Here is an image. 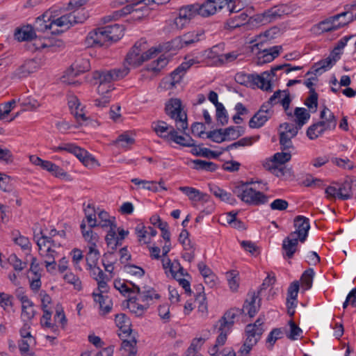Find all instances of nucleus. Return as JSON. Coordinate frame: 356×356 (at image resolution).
I'll list each match as a JSON object with an SVG mask.
<instances>
[{
	"instance_id": "f257e3e1",
	"label": "nucleus",
	"mask_w": 356,
	"mask_h": 356,
	"mask_svg": "<svg viewBox=\"0 0 356 356\" xmlns=\"http://www.w3.org/2000/svg\"><path fill=\"white\" fill-rule=\"evenodd\" d=\"M88 0H70L69 10H76L83 6ZM36 22H83L76 10L67 12L58 6H53L36 18Z\"/></svg>"
},
{
	"instance_id": "f03ea898",
	"label": "nucleus",
	"mask_w": 356,
	"mask_h": 356,
	"mask_svg": "<svg viewBox=\"0 0 356 356\" xmlns=\"http://www.w3.org/2000/svg\"><path fill=\"white\" fill-rule=\"evenodd\" d=\"M130 4L124 6L120 10L114 11L111 15L104 18V22L121 20L122 17L132 14L133 18L136 20L145 19L149 13L148 6L153 3L162 4L160 0H125Z\"/></svg>"
},
{
	"instance_id": "7ed1b4c3",
	"label": "nucleus",
	"mask_w": 356,
	"mask_h": 356,
	"mask_svg": "<svg viewBox=\"0 0 356 356\" xmlns=\"http://www.w3.org/2000/svg\"><path fill=\"white\" fill-rule=\"evenodd\" d=\"M127 282L135 289V293L137 294L136 296H130L128 299L127 307L137 316H142L153 303L154 300L160 298V295L152 288L147 289L144 287V289L141 291L140 287L132 282Z\"/></svg>"
},
{
	"instance_id": "20e7f679",
	"label": "nucleus",
	"mask_w": 356,
	"mask_h": 356,
	"mask_svg": "<svg viewBox=\"0 0 356 356\" xmlns=\"http://www.w3.org/2000/svg\"><path fill=\"white\" fill-rule=\"evenodd\" d=\"M288 7L280 5L273 7L263 13L254 14L252 8H244L238 12L239 14L234 18L236 21H247V22H270L282 19V16L288 14Z\"/></svg>"
},
{
	"instance_id": "39448f33",
	"label": "nucleus",
	"mask_w": 356,
	"mask_h": 356,
	"mask_svg": "<svg viewBox=\"0 0 356 356\" xmlns=\"http://www.w3.org/2000/svg\"><path fill=\"white\" fill-rule=\"evenodd\" d=\"M252 182H241L235 186L232 192L241 201L250 205L264 204L268 202V197L255 188L250 187V184Z\"/></svg>"
},
{
	"instance_id": "423d86ee",
	"label": "nucleus",
	"mask_w": 356,
	"mask_h": 356,
	"mask_svg": "<svg viewBox=\"0 0 356 356\" xmlns=\"http://www.w3.org/2000/svg\"><path fill=\"white\" fill-rule=\"evenodd\" d=\"M165 112L174 120L178 131L184 132L188 128L187 115L183 111L181 101L177 98H171L165 106Z\"/></svg>"
},
{
	"instance_id": "0eeeda50",
	"label": "nucleus",
	"mask_w": 356,
	"mask_h": 356,
	"mask_svg": "<svg viewBox=\"0 0 356 356\" xmlns=\"http://www.w3.org/2000/svg\"><path fill=\"white\" fill-rule=\"evenodd\" d=\"M270 74L264 72L261 74H249L237 73L235 76V81L241 85H246L250 82L257 86L259 88L265 91H272V84L270 79Z\"/></svg>"
},
{
	"instance_id": "6e6552de",
	"label": "nucleus",
	"mask_w": 356,
	"mask_h": 356,
	"mask_svg": "<svg viewBox=\"0 0 356 356\" xmlns=\"http://www.w3.org/2000/svg\"><path fill=\"white\" fill-rule=\"evenodd\" d=\"M276 279L274 275L270 276L268 275L264 280L257 293L255 292L248 293L250 298L245 300L244 303V307L248 310V314L250 317L254 316L260 308L261 299H259L257 303L256 302L257 299L259 297V296L262 295L264 290H266L268 287L273 285Z\"/></svg>"
},
{
	"instance_id": "1a4fd4ad",
	"label": "nucleus",
	"mask_w": 356,
	"mask_h": 356,
	"mask_svg": "<svg viewBox=\"0 0 356 356\" xmlns=\"http://www.w3.org/2000/svg\"><path fill=\"white\" fill-rule=\"evenodd\" d=\"M51 149L54 152H66L74 154L86 166L92 165L96 160L88 154L85 149L73 143H63L58 146H53Z\"/></svg>"
},
{
	"instance_id": "9d476101",
	"label": "nucleus",
	"mask_w": 356,
	"mask_h": 356,
	"mask_svg": "<svg viewBox=\"0 0 356 356\" xmlns=\"http://www.w3.org/2000/svg\"><path fill=\"white\" fill-rule=\"evenodd\" d=\"M129 68L123 65L119 68H114L110 70L95 71L93 73V78L99 80V82L112 85L111 83L122 79L129 73Z\"/></svg>"
},
{
	"instance_id": "9b49d317",
	"label": "nucleus",
	"mask_w": 356,
	"mask_h": 356,
	"mask_svg": "<svg viewBox=\"0 0 356 356\" xmlns=\"http://www.w3.org/2000/svg\"><path fill=\"white\" fill-rule=\"evenodd\" d=\"M280 127L281 130L280 131L279 140L281 149L287 151L293 149V145L291 139L298 134L299 127L293 124L287 122L280 124Z\"/></svg>"
},
{
	"instance_id": "f8f14e48",
	"label": "nucleus",
	"mask_w": 356,
	"mask_h": 356,
	"mask_svg": "<svg viewBox=\"0 0 356 356\" xmlns=\"http://www.w3.org/2000/svg\"><path fill=\"white\" fill-rule=\"evenodd\" d=\"M264 43L262 42L256 43L251 46V51L257 52L258 65H263L264 63H270L277 58L280 54V51L282 49V46H273L270 48L262 49Z\"/></svg>"
},
{
	"instance_id": "ddd939ff",
	"label": "nucleus",
	"mask_w": 356,
	"mask_h": 356,
	"mask_svg": "<svg viewBox=\"0 0 356 356\" xmlns=\"http://www.w3.org/2000/svg\"><path fill=\"white\" fill-rule=\"evenodd\" d=\"M146 42L140 40L135 43L132 49L127 53L126 63L129 65L138 67L142 65L145 59H143V51L146 49Z\"/></svg>"
},
{
	"instance_id": "4468645a",
	"label": "nucleus",
	"mask_w": 356,
	"mask_h": 356,
	"mask_svg": "<svg viewBox=\"0 0 356 356\" xmlns=\"http://www.w3.org/2000/svg\"><path fill=\"white\" fill-rule=\"evenodd\" d=\"M90 68V62L88 59H79L76 60L66 72V75L62 76V81L67 84H76L77 81H73L68 80L67 76L74 77L81 73L88 72Z\"/></svg>"
},
{
	"instance_id": "2eb2a0df",
	"label": "nucleus",
	"mask_w": 356,
	"mask_h": 356,
	"mask_svg": "<svg viewBox=\"0 0 356 356\" xmlns=\"http://www.w3.org/2000/svg\"><path fill=\"white\" fill-rule=\"evenodd\" d=\"M29 49L31 51L41 50L44 48L53 49L54 47H61L63 46V41L60 40H54L45 34L43 38L37 37L36 35L30 41Z\"/></svg>"
},
{
	"instance_id": "dca6fc26",
	"label": "nucleus",
	"mask_w": 356,
	"mask_h": 356,
	"mask_svg": "<svg viewBox=\"0 0 356 356\" xmlns=\"http://www.w3.org/2000/svg\"><path fill=\"white\" fill-rule=\"evenodd\" d=\"M293 222L296 230L291 233H294V236L297 237L301 243L305 242L310 229L309 218L303 216H298L294 218Z\"/></svg>"
},
{
	"instance_id": "f3484780",
	"label": "nucleus",
	"mask_w": 356,
	"mask_h": 356,
	"mask_svg": "<svg viewBox=\"0 0 356 356\" xmlns=\"http://www.w3.org/2000/svg\"><path fill=\"white\" fill-rule=\"evenodd\" d=\"M340 19H343L346 22L356 21V5H346L343 12L327 17L321 22H335Z\"/></svg>"
},
{
	"instance_id": "a211bd4d",
	"label": "nucleus",
	"mask_w": 356,
	"mask_h": 356,
	"mask_svg": "<svg viewBox=\"0 0 356 356\" xmlns=\"http://www.w3.org/2000/svg\"><path fill=\"white\" fill-rule=\"evenodd\" d=\"M189 68L190 65L188 63H181L170 74L169 77L165 79V87L168 89L175 87L177 83H180L186 70Z\"/></svg>"
},
{
	"instance_id": "6ab92c4d",
	"label": "nucleus",
	"mask_w": 356,
	"mask_h": 356,
	"mask_svg": "<svg viewBox=\"0 0 356 356\" xmlns=\"http://www.w3.org/2000/svg\"><path fill=\"white\" fill-rule=\"evenodd\" d=\"M299 239L294 236V233L290 234L283 240L282 254L284 258L291 259L298 250Z\"/></svg>"
},
{
	"instance_id": "aec40b11",
	"label": "nucleus",
	"mask_w": 356,
	"mask_h": 356,
	"mask_svg": "<svg viewBox=\"0 0 356 356\" xmlns=\"http://www.w3.org/2000/svg\"><path fill=\"white\" fill-rule=\"evenodd\" d=\"M33 238L38 246L39 252L47 250L48 247H50L51 249L60 246L59 243H57L55 240L48 237L42 229H40L38 233L34 232Z\"/></svg>"
},
{
	"instance_id": "412c9836",
	"label": "nucleus",
	"mask_w": 356,
	"mask_h": 356,
	"mask_svg": "<svg viewBox=\"0 0 356 356\" xmlns=\"http://www.w3.org/2000/svg\"><path fill=\"white\" fill-rule=\"evenodd\" d=\"M245 311L248 312V310L244 307L241 309L232 308L225 313L223 316L218 321V323L221 325V327L231 330L234 323V318L245 312Z\"/></svg>"
},
{
	"instance_id": "4be33fe9",
	"label": "nucleus",
	"mask_w": 356,
	"mask_h": 356,
	"mask_svg": "<svg viewBox=\"0 0 356 356\" xmlns=\"http://www.w3.org/2000/svg\"><path fill=\"white\" fill-rule=\"evenodd\" d=\"M108 41L104 28H99L89 33L86 39L88 47L102 46Z\"/></svg>"
},
{
	"instance_id": "5701e85b",
	"label": "nucleus",
	"mask_w": 356,
	"mask_h": 356,
	"mask_svg": "<svg viewBox=\"0 0 356 356\" xmlns=\"http://www.w3.org/2000/svg\"><path fill=\"white\" fill-rule=\"evenodd\" d=\"M176 19L184 21H191L195 19L199 15L197 9V3L188 4L181 7L177 13Z\"/></svg>"
},
{
	"instance_id": "b1692460",
	"label": "nucleus",
	"mask_w": 356,
	"mask_h": 356,
	"mask_svg": "<svg viewBox=\"0 0 356 356\" xmlns=\"http://www.w3.org/2000/svg\"><path fill=\"white\" fill-rule=\"evenodd\" d=\"M268 101L269 104H271V105L280 103L284 109L286 111L291 102L289 91L288 90H284L283 91L278 90L273 93V95L269 98Z\"/></svg>"
},
{
	"instance_id": "393cba45",
	"label": "nucleus",
	"mask_w": 356,
	"mask_h": 356,
	"mask_svg": "<svg viewBox=\"0 0 356 356\" xmlns=\"http://www.w3.org/2000/svg\"><path fill=\"white\" fill-rule=\"evenodd\" d=\"M40 67V64L36 60H26L23 65L16 70L15 75L19 78L26 77L31 73L37 72Z\"/></svg>"
},
{
	"instance_id": "a878e982",
	"label": "nucleus",
	"mask_w": 356,
	"mask_h": 356,
	"mask_svg": "<svg viewBox=\"0 0 356 356\" xmlns=\"http://www.w3.org/2000/svg\"><path fill=\"white\" fill-rule=\"evenodd\" d=\"M152 128L158 136L167 140H170L171 138L170 134L171 129H175L172 126L168 125L165 122L162 120L152 122Z\"/></svg>"
},
{
	"instance_id": "bb28decb",
	"label": "nucleus",
	"mask_w": 356,
	"mask_h": 356,
	"mask_svg": "<svg viewBox=\"0 0 356 356\" xmlns=\"http://www.w3.org/2000/svg\"><path fill=\"white\" fill-rule=\"evenodd\" d=\"M108 41L116 42L124 35V27L120 24H113L104 28Z\"/></svg>"
},
{
	"instance_id": "cd10ccee",
	"label": "nucleus",
	"mask_w": 356,
	"mask_h": 356,
	"mask_svg": "<svg viewBox=\"0 0 356 356\" xmlns=\"http://www.w3.org/2000/svg\"><path fill=\"white\" fill-rule=\"evenodd\" d=\"M81 229L84 240L88 243V248H97V243L99 241V236L94 232L90 227H86L85 222L83 220L81 224Z\"/></svg>"
},
{
	"instance_id": "c85d7f7f",
	"label": "nucleus",
	"mask_w": 356,
	"mask_h": 356,
	"mask_svg": "<svg viewBox=\"0 0 356 356\" xmlns=\"http://www.w3.org/2000/svg\"><path fill=\"white\" fill-rule=\"evenodd\" d=\"M35 36L33 26L27 24L16 29L15 37L18 41H31Z\"/></svg>"
},
{
	"instance_id": "c756f323",
	"label": "nucleus",
	"mask_w": 356,
	"mask_h": 356,
	"mask_svg": "<svg viewBox=\"0 0 356 356\" xmlns=\"http://www.w3.org/2000/svg\"><path fill=\"white\" fill-rule=\"evenodd\" d=\"M264 332V327H255V325L248 324L245 329L246 339L249 342L257 344Z\"/></svg>"
},
{
	"instance_id": "7c9ffc66",
	"label": "nucleus",
	"mask_w": 356,
	"mask_h": 356,
	"mask_svg": "<svg viewBox=\"0 0 356 356\" xmlns=\"http://www.w3.org/2000/svg\"><path fill=\"white\" fill-rule=\"evenodd\" d=\"M115 323L125 337L130 336L132 331L130 328V321L124 314H117L115 318Z\"/></svg>"
},
{
	"instance_id": "2f4dec72",
	"label": "nucleus",
	"mask_w": 356,
	"mask_h": 356,
	"mask_svg": "<svg viewBox=\"0 0 356 356\" xmlns=\"http://www.w3.org/2000/svg\"><path fill=\"white\" fill-rule=\"evenodd\" d=\"M99 293H93L94 300L99 305V309L103 312V314L109 313L112 309V301L107 296H103Z\"/></svg>"
},
{
	"instance_id": "473e14b6",
	"label": "nucleus",
	"mask_w": 356,
	"mask_h": 356,
	"mask_svg": "<svg viewBox=\"0 0 356 356\" xmlns=\"http://www.w3.org/2000/svg\"><path fill=\"white\" fill-rule=\"evenodd\" d=\"M210 191L218 198L229 204H234L236 200L229 193L226 192L223 189L219 188L214 184L209 185Z\"/></svg>"
},
{
	"instance_id": "72a5a7b5",
	"label": "nucleus",
	"mask_w": 356,
	"mask_h": 356,
	"mask_svg": "<svg viewBox=\"0 0 356 356\" xmlns=\"http://www.w3.org/2000/svg\"><path fill=\"white\" fill-rule=\"evenodd\" d=\"M332 59L330 57L320 60L312 66L311 70L307 72L306 76L309 74H314L316 76L317 74H321L323 72L326 71L327 68L332 66Z\"/></svg>"
},
{
	"instance_id": "f704fd0d",
	"label": "nucleus",
	"mask_w": 356,
	"mask_h": 356,
	"mask_svg": "<svg viewBox=\"0 0 356 356\" xmlns=\"http://www.w3.org/2000/svg\"><path fill=\"white\" fill-rule=\"evenodd\" d=\"M193 164V168L196 170H204L207 172H214L218 169V165L211 161H207L200 159L191 160Z\"/></svg>"
},
{
	"instance_id": "c9c22d12",
	"label": "nucleus",
	"mask_w": 356,
	"mask_h": 356,
	"mask_svg": "<svg viewBox=\"0 0 356 356\" xmlns=\"http://www.w3.org/2000/svg\"><path fill=\"white\" fill-rule=\"evenodd\" d=\"M270 118V115H267L262 111H257L249 121V126L252 129L261 127Z\"/></svg>"
},
{
	"instance_id": "e433bc0d",
	"label": "nucleus",
	"mask_w": 356,
	"mask_h": 356,
	"mask_svg": "<svg viewBox=\"0 0 356 356\" xmlns=\"http://www.w3.org/2000/svg\"><path fill=\"white\" fill-rule=\"evenodd\" d=\"M116 232L117 225H113V227H111V228H110L106 236L107 245L110 247L112 250H115L118 246L121 245V241H120Z\"/></svg>"
},
{
	"instance_id": "4c0bfd02",
	"label": "nucleus",
	"mask_w": 356,
	"mask_h": 356,
	"mask_svg": "<svg viewBox=\"0 0 356 356\" xmlns=\"http://www.w3.org/2000/svg\"><path fill=\"white\" fill-rule=\"evenodd\" d=\"M170 140L184 147H193L195 146L194 140L188 136V138H185L182 136H179L177 134V131L175 129H172L170 131Z\"/></svg>"
},
{
	"instance_id": "58836bf2",
	"label": "nucleus",
	"mask_w": 356,
	"mask_h": 356,
	"mask_svg": "<svg viewBox=\"0 0 356 356\" xmlns=\"http://www.w3.org/2000/svg\"><path fill=\"white\" fill-rule=\"evenodd\" d=\"M192 147L191 153L197 156L216 159L222 154V152H214L206 147H199L195 145Z\"/></svg>"
},
{
	"instance_id": "ea45409f",
	"label": "nucleus",
	"mask_w": 356,
	"mask_h": 356,
	"mask_svg": "<svg viewBox=\"0 0 356 356\" xmlns=\"http://www.w3.org/2000/svg\"><path fill=\"white\" fill-rule=\"evenodd\" d=\"M341 24L331 25L330 24H315L310 29L314 35H320L325 32H330L337 30L341 27Z\"/></svg>"
},
{
	"instance_id": "a19ab883",
	"label": "nucleus",
	"mask_w": 356,
	"mask_h": 356,
	"mask_svg": "<svg viewBox=\"0 0 356 356\" xmlns=\"http://www.w3.org/2000/svg\"><path fill=\"white\" fill-rule=\"evenodd\" d=\"M197 9L199 15L202 17H209L217 13L215 7L213 6V4L209 0H207L201 4L197 3Z\"/></svg>"
},
{
	"instance_id": "79ce46f5",
	"label": "nucleus",
	"mask_w": 356,
	"mask_h": 356,
	"mask_svg": "<svg viewBox=\"0 0 356 356\" xmlns=\"http://www.w3.org/2000/svg\"><path fill=\"white\" fill-rule=\"evenodd\" d=\"M320 117L322 120H325L327 128L329 130H334L335 129L337 123V118L330 109L325 107L321 112Z\"/></svg>"
},
{
	"instance_id": "37998d69",
	"label": "nucleus",
	"mask_w": 356,
	"mask_h": 356,
	"mask_svg": "<svg viewBox=\"0 0 356 356\" xmlns=\"http://www.w3.org/2000/svg\"><path fill=\"white\" fill-rule=\"evenodd\" d=\"M68 24H49V25L45 24L44 33L49 36L51 35H60L70 29Z\"/></svg>"
},
{
	"instance_id": "c03bdc74",
	"label": "nucleus",
	"mask_w": 356,
	"mask_h": 356,
	"mask_svg": "<svg viewBox=\"0 0 356 356\" xmlns=\"http://www.w3.org/2000/svg\"><path fill=\"white\" fill-rule=\"evenodd\" d=\"M294 115L296 116V126L299 127V129L307 122L309 119L310 115L305 108L297 107L295 109Z\"/></svg>"
},
{
	"instance_id": "a18cd8bd",
	"label": "nucleus",
	"mask_w": 356,
	"mask_h": 356,
	"mask_svg": "<svg viewBox=\"0 0 356 356\" xmlns=\"http://www.w3.org/2000/svg\"><path fill=\"white\" fill-rule=\"evenodd\" d=\"M172 49V46L170 43L168 42L165 44H163L162 45H159L158 47H152L148 51H146L145 52H142L143 59H145L146 60H148L151 59L154 55L156 54L157 53H160L161 51H169Z\"/></svg>"
},
{
	"instance_id": "49530a36",
	"label": "nucleus",
	"mask_w": 356,
	"mask_h": 356,
	"mask_svg": "<svg viewBox=\"0 0 356 356\" xmlns=\"http://www.w3.org/2000/svg\"><path fill=\"white\" fill-rule=\"evenodd\" d=\"M281 165L272 161H266L264 163V167L277 177H283L285 175L286 168Z\"/></svg>"
},
{
	"instance_id": "de8ad7c7",
	"label": "nucleus",
	"mask_w": 356,
	"mask_h": 356,
	"mask_svg": "<svg viewBox=\"0 0 356 356\" xmlns=\"http://www.w3.org/2000/svg\"><path fill=\"white\" fill-rule=\"evenodd\" d=\"M339 199L346 200L353 197L352 185L349 181H344L338 188Z\"/></svg>"
},
{
	"instance_id": "09e8293b",
	"label": "nucleus",
	"mask_w": 356,
	"mask_h": 356,
	"mask_svg": "<svg viewBox=\"0 0 356 356\" xmlns=\"http://www.w3.org/2000/svg\"><path fill=\"white\" fill-rule=\"evenodd\" d=\"M99 219L100 222H99L98 226L102 227H108L111 228L113 225H117L115 220V217L110 218L108 213L104 211H102L98 213Z\"/></svg>"
},
{
	"instance_id": "8fccbe9b",
	"label": "nucleus",
	"mask_w": 356,
	"mask_h": 356,
	"mask_svg": "<svg viewBox=\"0 0 356 356\" xmlns=\"http://www.w3.org/2000/svg\"><path fill=\"white\" fill-rule=\"evenodd\" d=\"M135 140L127 132L120 134L118 138L114 141V144L118 147L127 148L129 145H133Z\"/></svg>"
},
{
	"instance_id": "3c124183",
	"label": "nucleus",
	"mask_w": 356,
	"mask_h": 356,
	"mask_svg": "<svg viewBox=\"0 0 356 356\" xmlns=\"http://www.w3.org/2000/svg\"><path fill=\"white\" fill-rule=\"evenodd\" d=\"M131 181L136 185H143V188L148 191L156 193L159 191V186H157V182L155 181H146L139 179L138 178H133Z\"/></svg>"
},
{
	"instance_id": "603ef678",
	"label": "nucleus",
	"mask_w": 356,
	"mask_h": 356,
	"mask_svg": "<svg viewBox=\"0 0 356 356\" xmlns=\"http://www.w3.org/2000/svg\"><path fill=\"white\" fill-rule=\"evenodd\" d=\"M168 272L171 274L172 277L175 279L178 277L188 276V273H184L183 267L181 266L178 260H174L170 266Z\"/></svg>"
},
{
	"instance_id": "864d4df0",
	"label": "nucleus",
	"mask_w": 356,
	"mask_h": 356,
	"mask_svg": "<svg viewBox=\"0 0 356 356\" xmlns=\"http://www.w3.org/2000/svg\"><path fill=\"white\" fill-rule=\"evenodd\" d=\"M291 159V154L290 152L283 151L281 152L275 153L271 159L268 161H272L273 163L284 165V163L289 161Z\"/></svg>"
},
{
	"instance_id": "5fc2aeb1",
	"label": "nucleus",
	"mask_w": 356,
	"mask_h": 356,
	"mask_svg": "<svg viewBox=\"0 0 356 356\" xmlns=\"http://www.w3.org/2000/svg\"><path fill=\"white\" fill-rule=\"evenodd\" d=\"M314 271L313 268H308L301 276L302 286L305 290L310 289L312 286Z\"/></svg>"
},
{
	"instance_id": "6e6d98bb",
	"label": "nucleus",
	"mask_w": 356,
	"mask_h": 356,
	"mask_svg": "<svg viewBox=\"0 0 356 356\" xmlns=\"http://www.w3.org/2000/svg\"><path fill=\"white\" fill-rule=\"evenodd\" d=\"M179 190L185 193L191 201H200L201 192L193 187L180 186Z\"/></svg>"
},
{
	"instance_id": "4d7b16f0",
	"label": "nucleus",
	"mask_w": 356,
	"mask_h": 356,
	"mask_svg": "<svg viewBox=\"0 0 356 356\" xmlns=\"http://www.w3.org/2000/svg\"><path fill=\"white\" fill-rule=\"evenodd\" d=\"M88 249L89 251L86 258V264L88 267H94V266H97L100 253L97 248H90Z\"/></svg>"
},
{
	"instance_id": "13d9d810",
	"label": "nucleus",
	"mask_w": 356,
	"mask_h": 356,
	"mask_svg": "<svg viewBox=\"0 0 356 356\" xmlns=\"http://www.w3.org/2000/svg\"><path fill=\"white\" fill-rule=\"evenodd\" d=\"M206 134L207 138H209L217 143H221L224 141L229 140V138H227L224 136L222 129L210 131L206 133Z\"/></svg>"
},
{
	"instance_id": "bf43d9fd",
	"label": "nucleus",
	"mask_w": 356,
	"mask_h": 356,
	"mask_svg": "<svg viewBox=\"0 0 356 356\" xmlns=\"http://www.w3.org/2000/svg\"><path fill=\"white\" fill-rule=\"evenodd\" d=\"M248 2L249 0H229V11L230 13H237L241 11Z\"/></svg>"
},
{
	"instance_id": "052dcab7",
	"label": "nucleus",
	"mask_w": 356,
	"mask_h": 356,
	"mask_svg": "<svg viewBox=\"0 0 356 356\" xmlns=\"http://www.w3.org/2000/svg\"><path fill=\"white\" fill-rule=\"evenodd\" d=\"M204 341L205 339L202 337L193 339L186 352V356H191L193 354L197 353Z\"/></svg>"
},
{
	"instance_id": "680f3d73",
	"label": "nucleus",
	"mask_w": 356,
	"mask_h": 356,
	"mask_svg": "<svg viewBox=\"0 0 356 356\" xmlns=\"http://www.w3.org/2000/svg\"><path fill=\"white\" fill-rule=\"evenodd\" d=\"M114 286L123 296H125L127 294L129 298L130 296H133L135 293V289H134L133 286L132 288H130L125 282H122L120 280L115 281Z\"/></svg>"
},
{
	"instance_id": "e2e57ef3",
	"label": "nucleus",
	"mask_w": 356,
	"mask_h": 356,
	"mask_svg": "<svg viewBox=\"0 0 356 356\" xmlns=\"http://www.w3.org/2000/svg\"><path fill=\"white\" fill-rule=\"evenodd\" d=\"M8 261L17 271H22L26 267V263L22 262L15 254H10L8 258Z\"/></svg>"
},
{
	"instance_id": "0e129e2a",
	"label": "nucleus",
	"mask_w": 356,
	"mask_h": 356,
	"mask_svg": "<svg viewBox=\"0 0 356 356\" xmlns=\"http://www.w3.org/2000/svg\"><path fill=\"white\" fill-rule=\"evenodd\" d=\"M216 119L222 126L225 125L228 122L227 113L223 104H218L216 107Z\"/></svg>"
},
{
	"instance_id": "69168bd1",
	"label": "nucleus",
	"mask_w": 356,
	"mask_h": 356,
	"mask_svg": "<svg viewBox=\"0 0 356 356\" xmlns=\"http://www.w3.org/2000/svg\"><path fill=\"white\" fill-rule=\"evenodd\" d=\"M99 273V276L96 278V281L98 285V290L101 293H104L107 291V281L108 277L107 275L103 272V270L99 268V270H97Z\"/></svg>"
},
{
	"instance_id": "338daca9",
	"label": "nucleus",
	"mask_w": 356,
	"mask_h": 356,
	"mask_svg": "<svg viewBox=\"0 0 356 356\" xmlns=\"http://www.w3.org/2000/svg\"><path fill=\"white\" fill-rule=\"evenodd\" d=\"M53 248L51 249L50 247H48L47 250H44V251L39 252L40 255L44 259V264H48L49 265L54 264L53 262L55 261V258L57 255V252Z\"/></svg>"
},
{
	"instance_id": "774afa93",
	"label": "nucleus",
	"mask_w": 356,
	"mask_h": 356,
	"mask_svg": "<svg viewBox=\"0 0 356 356\" xmlns=\"http://www.w3.org/2000/svg\"><path fill=\"white\" fill-rule=\"evenodd\" d=\"M284 330L282 328H274L269 333L266 339V342L273 346L277 340L284 337Z\"/></svg>"
}]
</instances>
